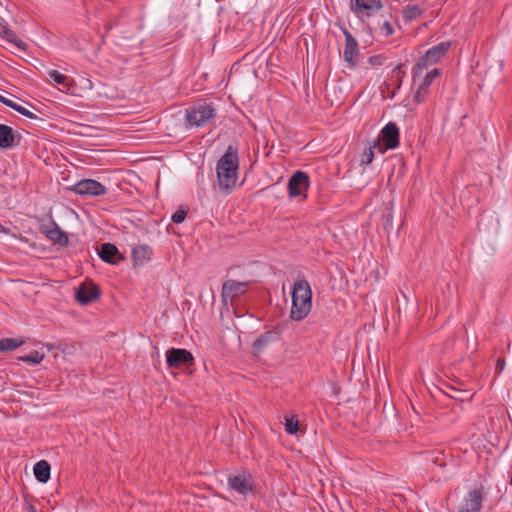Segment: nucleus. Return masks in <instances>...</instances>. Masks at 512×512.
I'll return each mask as SVG.
<instances>
[{
	"label": "nucleus",
	"mask_w": 512,
	"mask_h": 512,
	"mask_svg": "<svg viewBox=\"0 0 512 512\" xmlns=\"http://www.w3.org/2000/svg\"><path fill=\"white\" fill-rule=\"evenodd\" d=\"M309 188V176L304 171H296L288 181V193L290 197L303 195Z\"/></svg>",
	"instance_id": "obj_12"
},
{
	"label": "nucleus",
	"mask_w": 512,
	"mask_h": 512,
	"mask_svg": "<svg viewBox=\"0 0 512 512\" xmlns=\"http://www.w3.org/2000/svg\"><path fill=\"white\" fill-rule=\"evenodd\" d=\"M385 59L386 58L383 55H374V56H370L368 58V62L372 66H381V65H383Z\"/></svg>",
	"instance_id": "obj_35"
},
{
	"label": "nucleus",
	"mask_w": 512,
	"mask_h": 512,
	"mask_svg": "<svg viewBox=\"0 0 512 512\" xmlns=\"http://www.w3.org/2000/svg\"><path fill=\"white\" fill-rule=\"evenodd\" d=\"M0 102H1L2 104H4L5 106H7V107L11 108V109H12V107H14V104H15V102H14V101H12V100H10V99H8V98H6V97L2 96V95H0Z\"/></svg>",
	"instance_id": "obj_39"
},
{
	"label": "nucleus",
	"mask_w": 512,
	"mask_h": 512,
	"mask_svg": "<svg viewBox=\"0 0 512 512\" xmlns=\"http://www.w3.org/2000/svg\"><path fill=\"white\" fill-rule=\"evenodd\" d=\"M48 75H49L50 79H52L54 82H56L59 85H62L63 88H65V89H69L70 81L66 75L58 72L57 70H50Z\"/></svg>",
	"instance_id": "obj_26"
},
{
	"label": "nucleus",
	"mask_w": 512,
	"mask_h": 512,
	"mask_svg": "<svg viewBox=\"0 0 512 512\" xmlns=\"http://www.w3.org/2000/svg\"><path fill=\"white\" fill-rule=\"evenodd\" d=\"M505 368V359L504 358H499L497 359L496 361V373L499 374L501 373Z\"/></svg>",
	"instance_id": "obj_38"
},
{
	"label": "nucleus",
	"mask_w": 512,
	"mask_h": 512,
	"mask_svg": "<svg viewBox=\"0 0 512 512\" xmlns=\"http://www.w3.org/2000/svg\"><path fill=\"white\" fill-rule=\"evenodd\" d=\"M152 255H153V250L149 245L141 244V245L135 246L131 252V258H132L133 265L135 267L143 266L144 264H146L148 261L151 260Z\"/></svg>",
	"instance_id": "obj_16"
},
{
	"label": "nucleus",
	"mask_w": 512,
	"mask_h": 512,
	"mask_svg": "<svg viewBox=\"0 0 512 512\" xmlns=\"http://www.w3.org/2000/svg\"><path fill=\"white\" fill-rule=\"evenodd\" d=\"M510 484L512 485V476H511Z\"/></svg>",
	"instance_id": "obj_45"
},
{
	"label": "nucleus",
	"mask_w": 512,
	"mask_h": 512,
	"mask_svg": "<svg viewBox=\"0 0 512 512\" xmlns=\"http://www.w3.org/2000/svg\"><path fill=\"white\" fill-rule=\"evenodd\" d=\"M380 139L382 146L379 144V140L375 141L374 147H378L381 153L385 150L395 149L399 146V128L394 122H389L381 130Z\"/></svg>",
	"instance_id": "obj_8"
},
{
	"label": "nucleus",
	"mask_w": 512,
	"mask_h": 512,
	"mask_svg": "<svg viewBox=\"0 0 512 512\" xmlns=\"http://www.w3.org/2000/svg\"><path fill=\"white\" fill-rule=\"evenodd\" d=\"M440 76V70L437 68L432 69L430 72H428L425 75V78L429 79L431 82H433L434 78Z\"/></svg>",
	"instance_id": "obj_37"
},
{
	"label": "nucleus",
	"mask_w": 512,
	"mask_h": 512,
	"mask_svg": "<svg viewBox=\"0 0 512 512\" xmlns=\"http://www.w3.org/2000/svg\"><path fill=\"white\" fill-rule=\"evenodd\" d=\"M44 358V353H40L39 351H32L31 353L21 356L18 359L20 361L35 365L39 364Z\"/></svg>",
	"instance_id": "obj_27"
},
{
	"label": "nucleus",
	"mask_w": 512,
	"mask_h": 512,
	"mask_svg": "<svg viewBox=\"0 0 512 512\" xmlns=\"http://www.w3.org/2000/svg\"><path fill=\"white\" fill-rule=\"evenodd\" d=\"M312 308V290L305 279L295 281L292 290V307L290 318L301 321L307 317Z\"/></svg>",
	"instance_id": "obj_2"
},
{
	"label": "nucleus",
	"mask_w": 512,
	"mask_h": 512,
	"mask_svg": "<svg viewBox=\"0 0 512 512\" xmlns=\"http://www.w3.org/2000/svg\"><path fill=\"white\" fill-rule=\"evenodd\" d=\"M100 259L109 264H118L124 257L120 254L119 249L112 243H104L98 252Z\"/></svg>",
	"instance_id": "obj_15"
},
{
	"label": "nucleus",
	"mask_w": 512,
	"mask_h": 512,
	"mask_svg": "<svg viewBox=\"0 0 512 512\" xmlns=\"http://www.w3.org/2000/svg\"><path fill=\"white\" fill-rule=\"evenodd\" d=\"M48 350L56 349V345L54 344H47Z\"/></svg>",
	"instance_id": "obj_40"
},
{
	"label": "nucleus",
	"mask_w": 512,
	"mask_h": 512,
	"mask_svg": "<svg viewBox=\"0 0 512 512\" xmlns=\"http://www.w3.org/2000/svg\"><path fill=\"white\" fill-rule=\"evenodd\" d=\"M345 37V47L343 52L344 61L349 67L354 68L358 63L359 47L357 40L353 35L346 29H342Z\"/></svg>",
	"instance_id": "obj_11"
},
{
	"label": "nucleus",
	"mask_w": 512,
	"mask_h": 512,
	"mask_svg": "<svg viewBox=\"0 0 512 512\" xmlns=\"http://www.w3.org/2000/svg\"><path fill=\"white\" fill-rule=\"evenodd\" d=\"M15 145L13 128L6 124H0V149H10Z\"/></svg>",
	"instance_id": "obj_18"
},
{
	"label": "nucleus",
	"mask_w": 512,
	"mask_h": 512,
	"mask_svg": "<svg viewBox=\"0 0 512 512\" xmlns=\"http://www.w3.org/2000/svg\"><path fill=\"white\" fill-rule=\"evenodd\" d=\"M166 362L170 368H182L184 366H192L194 364V357L186 349L170 348L166 352Z\"/></svg>",
	"instance_id": "obj_9"
},
{
	"label": "nucleus",
	"mask_w": 512,
	"mask_h": 512,
	"mask_svg": "<svg viewBox=\"0 0 512 512\" xmlns=\"http://www.w3.org/2000/svg\"><path fill=\"white\" fill-rule=\"evenodd\" d=\"M24 343L21 339L3 338L0 339V352H9L17 349Z\"/></svg>",
	"instance_id": "obj_25"
},
{
	"label": "nucleus",
	"mask_w": 512,
	"mask_h": 512,
	"mask_svg": "<svg viewBox=\"0 0 512 512\" xmlns=\"http://www.w3.org/2000/svg\"><path fill=\"white\" fill-rule=\"evenodd\" d=\"M44 232L49 240L60 246H67L69 243L68 234L62 231L54 220H51V227L46 226Z\"/></svg>",
	"instance_id": "obj_17"
},
{
	"label": "nucleus",
	"mask_w": 512,
	"mask_h": 512,
	"mask_svg": "<svg viewBox=\"0 0 512 512\" xmlns=\"http://www.w3.org/2000/svg\"><path fill=\"white\" fill-rule=\"evenodd\" d=\"M452 391L459 392L458 389L451 388Z\"/></svg>",
	"instance_id": "obj_44"
},
{
	"label": "nucleus",
	"mask_w": 512,
	"mask_h": 512,
	"mask_svg": "<svg viewBox=\"0 0 512 512\" xmlns=\"http://www.w3.org/2000/svg\"><path fill=\"white\" fill-rule=\"evenodd\" d=\"M451 47V42H440L439 44L431 47L426 53L421 56L412 68L413 78L420 75L424 69L436 64L443 58Z\"/></svg>",
	"instance_id": "obj_3"
},
{
	"label": "nucleus",
	"mask_w": 512,
	"mask_h": 512,
	"mask_svg": "<svg viewBox=\"0 0 512 512\" xmlns=\"http://www.w3.org/2000/svg\"><path fill=\"white\" fill-rule=\"evenodd\" d=\"M230 489L241 495L253 494L255 492V481L251 473L246 470L231 474L227 479Z\"/></svg>",
	"instance_id": "obj_5"
},
{
	"label": "nucleus",
	"mask_w": 512,
	"mask_h": 512,
	"mask_svg": "<svg viewBox=\"0 0 512 512\" xmlns=\"http://www.w3.org/2000/svg\"><path fill=\"white\" fill-rule=\"evenodd\" d=\"M272 339V332H265L261 334L252 345L254 354H260Z\"/></svg>",
	"instance_id": "obj_23"
},
{
	"label": "nucleus",
	"mask_w": 512,
	"mask_h": 512,
	"mask_svg": "<svg viewBox=\"0 0 512 512\" xmlns=\"http://www.w3.org/2000/svg\"><path fill=\"white\" fill-rule=\"evenodd\" d=\"M373 158H374L373 147L369 146L363 150V152L361 154L360 164L368 165V164L372 163Z\"/></svg>",
	"instance_id": "obj_31"
},
{
	"label": "nucleus",
	"mask_w": 512,
	"mask_h": 512,
	"mask_svg": "<svg viewBox=\"0 0 512 512\" xmlns=\"http://www.w3.org/2000/svg\"><path fill=\"white\" fill-rule=\"evenodd\" d=\"M431 84L432 82L429 79L425 77L422 79V82L420 83L413 96V101L416 104H421L427 99L429 94V87Z\"/></svg>",
	"instance_id": "obj_21"
},
{
	"label": "nucleus",
	"mask_w": 512,
	"mask_h": 512,
	"mask_svg": "<svg viewBox=\"0 0 512 512\" xmlns=\"http://www.w3.org/2000/svg\"><path fill=\"white\" fill-rule=\"evenodd\" d=\"M249 283L248 282H239L236 280H226L223 283L222 291H221V297L222 301L225 305H227V300L230 298L232 301L234 298L239 297L240 295H243L247 288Z\"/></svg>",
	"instance_id": "obj_13"
},
{
	"label": "nucleus",
	"mask_w": 512,
	"mask_h": 512,
	"mask_svg": "<svg viewBox=\"0 0 512 512\" xmlns=\"http://www.w3.org/2000/svg\"><path fill=\"white\" fill-rule=\"evenodd\" d=\"M425 454L428 461L442 469L446 468L449 462L452 461V456L450 454H445L442 450L429 451Z\"/></svg>",
	"instance_id": "obj_19"
},
{
	"label": "nucleus",
	"mask_w": 512,
	"mask_h": 512,
	"mask_svg": "<svg viewBox=\"0 0 512 512\" xmlns=\"http://www.w3.org/2000/svg\"><path fill=\"white\" fill-rule=\"evenodd\" d=\"M383 228L389 231L393 227V210L392 207H387L382 213Z\"/></svg>",
	"instance_id": "obj_28"
},
{
	"label": "nucleus",
	"mask_w": 512,
	"mask_h": 512,
	"mask_svg": "<svg viewBox=\"0 0 512 512\" xmlns=\"http://www.w3.org/2000/svg\"><path fill=\"white\" fill-rule=\"evenodd\" d=\"M452 398H456L455 392H452V395H450Z\"/></svg>",
	"instance_id": "obj_43"
},
{
	"label": "nucleus",
	"mask_w": 512,
	"mask_h": 512,
	"mask_svg": "<svg viewBox=\"0 0 512 512\" xmlns=\"http://www.w3.org/2000/svg\"><path fill=\"white\" fill-rule=\"evenodd\" d=\"M299 430V422L297 419L286 418L285 419V431L288 434H295Z\"/></svg>",
	"instance_id": "obj_32"
},
{
	"label": "nucleus",
	"mask_w": 512,
	"mask_h": 512,
	"mask_svg": "<svg viewBox=\"0 0 512 512\" xmlns=\"http://www.w3.org/2000/svg\"><path fill=\"white\" fill-rule=\"evenodd\" d=\"M67 190L87 197H98L105 195L107 192L106 187L95 179L80 180L73 186L67 187Z\"/></svg>",
	"instance_id": "obj_7"
},
{
	"label": "nucleus",
	"mask_w": 512,
	"mask_h": 512,
	"mask_svg": "<svg viewBox=\"0 0 512 512\" xmlns=\"http://www.w3.org/2000/svg\"><path fill=\"white\" fill-rule=\"evenodd\" d=\"M0 37L4 38L7 42L15 45L17 48H19L23 51L27 50V44L24 41H22L17 36V34L12 29H10L9 26L5 30L2 31V34Z\"/></svg>",
	"instance_id": "obj_22"
},
{
	"label": "nucleus",
	"mask_w": 512,
	"mask_h": 512,
	"mask_svg": "<svg viewBox=\"0 0 512 512\" xmlns=\"http://www.w3.org/2000/svg\"><path fill=\"white\" fill-rule=\"evenodd\" d=\"M238 169V148L234 145H229L216 165L218 186L224 194L228 195L235 189Z\"/></svg>",
	"instance_id": "obj_1"
},
{
	"label": "nucleus",
	"mask_w": 512,
	"mask_h": 512,
	"mask_svg": "<svg viewBox=\"0 0 512 512\" xmlns=\"http://www.w3.org/2000/svg\"><path fill=\"white\" fill-rule=\"evenodd\" d=\"M185 116L190 126L201 127L216 117V110L206 102H198L186 110Z\"/></svg>",
	"instance_id": "obj_4"
},
{
	"label": "nucleus",
	"mask_w": 512,
	"mask_h": 512,
	"mask_svg": "<svg viewBox=\"0 0 512 512\" xmlns=\"http://www.w3.org/2000/svg\"><path fill=\"white\" fill-rule=\"evenodd\" d=\"M13 110L17 111L21 115L29 118V119H38L37 115L26 109L25 107L17 104L15 102L14 107H12Z\"/></svg>",
	"instance_id": "obj_33"
},
{
	"label": "nucleus",
	"mask_w": 512,
	"mask_h": 512,
	"mask_svg": "<svg viewBox=\"0 0 512 512\" xmlns=\"http://www.w3.org/2000/svg\"><path fill=\"white\" fill-rule=\"evenodd\" d=\"M452 398H456L455 392H452V395H450Z\"/></svg>",
	"instance_id": "obj_42"
},
{
	"label": "nucleus",
	"mask_w": 512,
	"mask_h": 512,
	"mask_svg": "<svg viewBox=\"0 0 512 512\" xmlns=\"http://www.w3.org/2000/svg\"><path fill=\"white\" fill-rule=\"evenodd\" d=\"M381 29L384 31L385 36H391L394 33V29L389 21H385Z\"/></svg>",
	"instance_id": "obj_36"
},
{
	"label": "nucleus",
	"mask_w": 512,
	"mask_h": 512,
	"mask_svg": "<svg viewBox=\"0 0 512 512\" xmlns=\"http://www.w3.org/2000/svg\"><path fill=\"white\" fill-rule=\"evenodd\" d=\"M402 67V64H398L397 66L394 67L391 74V78L396 83L397 88L401 86L402 78L404 77V71L402 70Z\"/></svg>",
	"instance_id": "obj_30"
},
{
	"label": "nucleus",
	"mask_w": 512,
	"mask_h": 512,
	"mask_svg": "<svg viewBox=\"0 0 512 512\" xmlns=\"http://www.w3.org/2000/svg\"><path fill=\"white\" fill-rule=\"evenodd\" d=\"M383 8L381 0H354L351 10L356 14L371 16Z\"/></svg>",
	"instance_id": "obj_14"
},
{
	"label": "nucleus",
	"mask_w": 512,
	"mask_h": 512,
	"mask_svg": "<svg viewBox=\"0 0 512 512\" xmlns=\"http://www.w3.org/2000/svg\"><path fill=\"white\" fill-rule=\"evenodd\" d=\"M187 216V211L180 207L175 213L172 215V221L176 224L182 223Z\"/></svg>",
	"instance_id": "obj_34"
},
{
	"label": "nucleus",
	"mask_w": 512,
	"mask_h": 512,
	"mask_svg": "<svg viewBox=\"0 0 512 512\" xmlns=\"http://www.w3.org/2000/svg\"><path fill=\"white\" fill-rule=\"evenodd\" d=\"M101 296V289L92 281L82 283L75 292V299L82 305H88Z\"/></svg>",
	"instance_id": "obj_10"
},
{
	"label": "nucleus",
	"mask_w": 512,
	"mask_h": 512,
	"mask_svg": "<svg viewBox=\"0 0 512 512\" xmlns=\"http://www.w3.org/2000/svg\"><path fill=\"white\" fill-rule=\"evenodd\" d=\"M56 349L61 351L64 354L71 355V354H74L75 351H76V343H71L70 344V343H67L65 341H60L56 345Z\"/></svg>",
	"instance_id": "obj_29"
},
{
	"label": "nucleus",
	"mask_w": 512,
	"mask_h": 512,
	"mask_svg": "<svg viewBox=\"0 0 512 512\" xmlns=\"http://www.w3.org/2000/svg\"><path fill=\"white\" fill-rule=\"evenodd\" d=\"M485 499V488L479 484L470 490L458 507V512H480Z\"/></svg>",
	"instance_id": "obj_6"
},
{
	"label": "nucleus",
	"mask_w": 512,
	"mask_h": 512,
	"mask_svg": "<svg viewBox=\"0 0 512 512\" xmlns=\"http://www.w3.org/2000/svg\"><path fill=\"white\" fill-rule=\"evenodd\" d=\"M422 14V10L417 4L407 5L402 11V17L406 23H409Z\"/></svg>",
	"instance_id": "obj_24"
},
{
	"label": "nucleus",
	"mask_w": 512,
	"mask_h": 512,
	"mask_svg": "<svg viewBox=\"0 0 512 512\" xmlns=\"http://www.w3.org/2000/svg\"><path fill=\"white\" fill-rule=\"evenodd\" d=\"M0 232H5L7 233L8 232V229L5 228L4 226L0 225Z\"/></svg>",
	"instance_id": "obj_41"
},
{
	"label": "nucleus",
	"mask_w": 512,
	"mask_h": 512,
	"mask_svg": "<svg viewBox=\"0 0 512 512\" xmlns=\"http://www.w3.org/2000/svg\"><path fill=\"white\" fill-rule=\"evenodd\" d=\"M33 471L35 478L41 483H46L50 479L51 466L46 460L37 462Z\"/></svg>",
	"instance_id": "obj_20"
}]
</instances>
